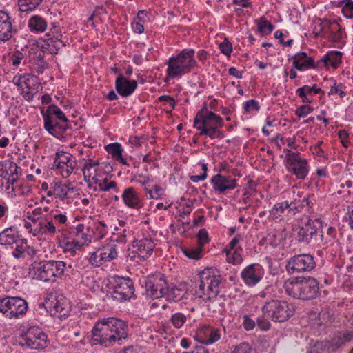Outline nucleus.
<instances>
[{
	"mask_svg": "<svg viewBox=\"0 0 353 353\" xmlns=\"http://www.w3.org/2000/svg\"><path fill=\"white\" fill-rule=\"evenodd\" d=\"M128 325L119 319L108 317L99 319L92 330L90 343L110 347L122 345L128 337Z\"/></svg>",
	"mask_w": 353,
	"mask_h": 353,
	"instance_id": "f257e3e1",
	"label": "nucleus"
},
{
	"mask_svg": "<svg viewBox=\"0 0 353 353\" xmlns=\"http://www.w3.org/2000/svg\"><path fill=\"white\" fill-rule=\"evenodd\" d=\"M200 284L196 295L203 301H214L221 292L223 277L219 271L213 267H207L200 272Z\"/></svg>",
	"mask_w": 353,
	"mask_h": 353,
	"instance_id": "f03ea898",
	"label": "nucleus"
},
{
	"mask_svg": "<svg viewBox=\"0 0 353 353\" xmlns=\"http://www.w3.org/2000/svg\"><path fill=\"white\" fill-rule=\"evenodd\" d=\"M168 77L181 78L197 66L194 49H183L178 54L169 58L166 63Z\"/></svg>",
	"mask_w": 353,
	"mask_h": 353,
	"instance_id": "7ed1b4c3",
	"label": "nucleus"
},
{
	"mask_svg": "<svg viewBox=\"0 0 353 353\" xmlns=\"http://www.w3.org/2000/svg\"><path fill=\"white\" fill-rule=\"evenodd\" d=\"M293 303L282 299H271L265 301L261 308L265 317L274 322H285L290 319L295 312Z\"/></svg>",
	"mask_w": 353,
	"mask_h": 353,
	"instance_id": "20e7f679",
	"label": "nucleus"
},
{
	"mask_svg": "<svg viewBox=\"0 0 353 353\" xmlns=\"http://www.w3.org/2000/svg\"><path fill=\"white\" fill-rule=\"evenodd\" d=\"M222 125V119L213 112H198L194 121V128L200 131L199 135H205L210 139L221 137L219 128Z\"/></svg>",
	"mask_w": 353,
	"mask_h": 353,
	"instance_id": "39448f33",
	"label": "nucleus"
},
{
	"mask_svg": "<svg viewBox=\"0 0 353 353\" xmlns=\"http://www.w3.org/2000/svg\"><path fill=\"white\" fill-rule=\"evenodd\" d=\"M39 307H44L51 316L60 320L67 319L71 312L70 301L61 294H50L43 303L38 304Z\"/></svg>",
	"mask_w": 353,
	"mask_h": 353,
	"instance_id": "423d86ee",
	"label": "nucleus"
},
{
	"mask_svg": "<svg viewBox=\"0 0 353 353\" xmlns=\"http://www.w3.org/2000/svg\"><path fill=\"white\" fill-rule=\"evenodd\" d=\"M89 255V263L94 267H99L116 259L118 257V252L114 236L105 240L94 252H90Z\"/></svg>",
	"mask_w": 353,
	"mask_h": 353,
	"instance_id": "0eeeda50",
	"label": "nucleus"
},
{
	"mask_svg": "<svg viewBox=\"0 0 353 353\" xmlns=\"http://www.w3.org/2000/svg\"><path fill=\"white\" fill-rule=\"evenodd\" d=\"M28 308V303L21 297L5 296L0 298V314L6 319H21L26 314Z\"/></svg>",
	"mask_w": 353,
	"mask_h": 353,
	"instance_id": "6e6552de",
	"label": "nucleus"
},
{
	"mask_svg": "<svg viewBox=\"0 0 353 353\" xmlns=\"http://www.w3.org/2000/svg\"><path fill=\"white\" fill-rule=\"evenodd\" d=\"M284 165L286 170L297 179H305L310 170L308 161L303 158L299 152L284 150Z\"/></svg>",
	"mask_w": 353,
	"mask_h": 353,
	"instance_id": "1a4fd4ad",
	"label": "nucleus"
},
{
	"mask_svg": "<svg viewBox=\"0 0 353 353\" xmlns=\"http://www.w3.org/2000/svg\"><path fill=\"white\" fill-rule=\"evenodd\" d=\"M13 83L20 89L21 94L26 100H32L34 97L40 99V94H38L40 85L36 75L17 74L13 78Z\"/></svg>",
	"mask_w": 353,
	"mask_h": 353,
	"instance_id": "9d476101",
	"label": "nucleus"
},
{
	"mask_svg": "<svg viewBox=\"0 0 353 353\" xmlns=\"http://www.w3.org/2000/svg\"><path fill=\"white\" fill-rule=\"evenodd\" d=\"M316 267L314 257L310 254H299L286 261L285 270L288 274L294 275L311 272Z\"/></svg>",
	"mask_w": 353,
	"mask_h": 353,
	"instance_id": "9b49d317",
	"label": "nucleus"
},
{
	"mask_svg": "<svg viewBox=\"0 0 353 353\" xmlns=\"http://www.w3.org/2000/svg\"><path fill=\"white\" fill-rule=\"evenodd\" d=\"M327 223L323 222L321 217L314 216L307 219L301 226L297 228L296 239L299 242L309 245L313 238L316 239L318 229L323 228Z\"/></svg>",
	"mask_w": 353,
	"mask_h": 353,
	"instance_id": "f8f14e48",
	"label": "nucleus"
},
{
	"mask_svg": "<svg viewBox=\"0 0 353 353\" xmlns=\"http://www.w3.org/2000/svg\"><path fill=\"white\" fill-rule=\"evenodd\" d=\"M20 344L32 350H43L48 344V336L41 327L30 326L21 335Z\"/></svg>",
	"mask_w": 353,
	"mask_h": 353,
	"instance_id": "ddd939ff",
	"label": "nucleus"
},
{
	"mask_svg": "<svg viewBox=\"0 0 353 353\" xmlns=\"http://www.w3.org/2000/svg\"><path fill=\"white\" fill-rule=\"evenodd\" d=\"M112 298L119 301L130 300L134 292L132 280L129 277L114 276L111 281Z\"/></svg>",
	"mask_w": 353,
	"mask_h": 353,
	"instance_id": "4468645a",
	"label": "nucleus"
},
{
	"mask_svg": "<svg viewBox=\"0 0 353 353\" xmlns=\"http://www.w3.org/2000/svg\"><path fill=\"white\" fill-rule=\"evenodd\" d=\"M144 284L146 296L152 299L163 297L168 285L165 275L161 273L148 276L144 281Z\"/></svg>",
	"mask_w": 353,
	"mask_h": 353,
	"instance_id": "2eb2a0df",
	"label": "nucleus"
},
{
	"mask_svg": "<svg viewBox=\"0 0 353 353\" xmlns=\"http://www.w3.org/2000/svg\"><path fill=\"white\" fill-rule=\"evenodd\" d=\"M44 128L51 134L55 135L59 130H66L70 128L69 121L63 112H41Z\"/></svg>",
	"mask_w": 353,
	"mask_h": 353,
	"instance_id": "dca6fc26",
	"label": "nucleus"
},
{
	"mask_svg": "<svg viewBox=\"0 0 353 353\" xmlns=\"http://www.w3.org/2000/svg\"><path fill=\"white\" fill-rule=\"evenodd\" d=\"M216 194L226 195L238 185L237 180L228 174H216L210 181Z\"/></svg>",
	"mask_w": 353,
	"mask_h": 353,
	"instance_id": "f3484780",
	"label": "nucleus"
},
{
	"mask_svg": "<svg viewBox=\"0 0 353 353\" xmlns=\"http://www.w3.org/2000/svg\"><path fill=\"white\" fill-rule=\"evenodd\" d=\"M265 270L258 263L245 266L241 272L240 276L243 283L250 288L256 286L263 278Z\"/></svg>",
	"mask_w": 353,
	"mask_h": 353,
	"instance_id": "a211bd4d",
	"label": "nucleus"
},
{
	"mask_svg": "<svg viewBox=\"0 0 353 353\" xmlns=\"http://www.w3.org/2000/svg\"><path fill=\"white\" fill-rule=\"evenodd\" d=\"M105 165L100 163L97 159H89L83 165L81 171L83 174L84 181L89 183H94L99 178L105 174Z\"/></svg>",
	"mask_w": 353,
	"mask_h": 353,
	"instance_id": "6ab92c4d",
	"label": "nucleus"
},
{
	"mask_svg": "<svg viewBox=\"0 0 353 353\" xmlns=\"http://www.w3.org/2000/svg\"><path fill=\"white\" fill-rule=\"evenodd\" d=\"M221 328L201 325L198 327L194 339L201 344L211 345L221 339Z\"/></svg>",
	"mask_w": 353,
	"mask_h": 353,
	"instance_id": "aec40b11",
	"label": "nucleus"
},
{
	"mask_svg": "<svg viewBox=\"0 0 353 353\" xmlns=\"http://www.w3.org/2000/svg\"><path fill=\"white\" fill-rule=\"evenodd\" d=\"M14 248L12 252V256L18 260H24L26 259H32L36 254V250L28 245L27 239L19 238L17 243L14 244Z\"/></svg>",
	"mask_w": 353,
	"mask_h": 353,
	"instance_id": "412c9836",
	"label": "nucleus"
},
{
	"mask_svg": "<svg viewBox=\"0 0 353 353\" xmlns=\"http://www.w3.org/2000/svg\"><path fill=\"white\" fill-rule=\"evenodd\" d=\"M124 205L130 209L139 210L143 206L140 194L132 186L127 187L121 196Z\"/></svg>",
	"mask_w": 353,
	"mask_h": 353,
	"instance_id": "4be33fe9",
	"label": "nucleus"
},
{
	"mask_svg": "<svg viewBox=\"0 0 353 353\" xmlns=\"http://www.w3.org/2000/svg\"><path fill=\"white\" fill-rule=\"evenodd\" d=\"M301 300H310L316 297L319 293V283L318 281L311 276L301 278Z\"/></svg>",
	"mask_w": 353,
	"mask_h": 353,
	"instance_id": "5701e85b",
	"label": "nucleus"
},
{
	"mask_svg": "<svg viewBox=\"0 0 353 353\" xmlns=\"http://www.w3.org/2000/svg\"><path fill=\"white\" fill-rule=\"evenodd\" d=\"M132 247L136 249L139 256L143 259L149 258L155 248V243L150 236H146L133 241Z\"/></svg>",
	"mask_w": 353,
	"mask_h": 353,
	"instance_id": "b1692460",
	"label": "nucleus"
},
{
	"mask_svg": "<svg viewBox=\"0 0 353 353\" xmlns=\"http://www.w3.org/2000/svg\"><path fill=\"white\" fill-rule=\"evenodd\" d=\"M21 174V168L16 163L5 161L0 164V176L7 180V183L12 185Z\"/></svg>",
	"mask_w": 353,
	"mask_h": 353,
	"instance_id": "393cba45",
	"label": "nucleus"
},
{
	"mask_svg": "<svg viewBox=\"0 0 353 353\" xmlns=\"http://www.w3.org/2000/svg\"><path fill=\"white\" fill-rule=\"evenodd\" d=\"M138 83L135 80H129L122 74H119L115 81V89L123 97L130 96L137 89Z\"/></svg>",
	"mask_w": 353,
	"mask_h": 353,
	"instance_id": "a878e982",
	"label": "nucleus"
},
{
	"mask_svg": "<svg viewBox=\"0 0 353 353\" xmlns=\"http://www.w3.org/2000/svg\"><path fill=\"white\" fill-rule=\"evenodd\" d=\"M16 32L17 30L12 25L9 14L0 10V41L6 42L10 40Z\"/></svg>",
	"mask_w": 353,
	"mask_h": 353,
	"instance_id": "bb28decb",
	"label": "nucleus"
},
{
	"mask_svg": "<svg viewBox=\"0 0 353 353\" xmlns=\"http://www.w3.org/2000/svg\"><path fill=\"white\" fill-rule=\"evenodd\" d=\"M21 235L15 226H10L0 232V245L6 248H14Z\"/></svg>",
	"mask_w": 353,
	"mask_h": 353,
	"instance_id": "cd10ccee",
	"label": "nucleus"
},
{
	"mask_svg": "<svg viewBox=\"0 0 353 353\" xmlns=\"http://www.w3.org/2000/svg\"><path fill=\"white\" fill-rule=\"evenodd\" d=\"M294 67L299 70L304 71L310 68H316L319 65L315 64L314 59L308 57L305 52H299L292 57Z\"/></svg>",
	"mask_w": 353,
	"mask_h": 353,
	"instance_id": "c85d7f7f",
	"label": "nucleus"
},
{
	"mask_svg": "<svg viewBox=\"0 0 353 353\" xmlns=\"http://www.w3.org/2000/svg\"><path fill=\"white\" fill-rule=\"evenodd\" d=\"M48 261H41L32 264V270L34 277L44 282L54 281Z\"/></svg>",
	"mask_w": 353,
	"mask_h": 353,
	"instance_id": "c756f323",
	"label": "nucleus"
},
{
	"mask_svg": "<svg viewBox=\"0 0 353 353\" xmlns=\"http://www.w3.org/2000/svg\"><path fill=\"white\" fill-rule=\"evenodd\" d=\"M301 277H292L285 281L283 288L285 293L294 299H301Z\"/></svg>",
	"mask_w": 353,
	"mask_h": 353,
	"instance_id": "7c9ffc66",
	"label": "nucleus"
},
{
	"mask_svg": "<svg viewBox=\"0 0 353 353\" xmlns=\"http://www.w3.org/2000/svg\"><path fill=\"white\" fill-rule=\"evenodd\" d=\"M291 215L288 201L276 203L269 210L268 218L272 220H283L285 216Z\"/></svg>",
	"mask_w": 353,
	"mask_h": 353,
	"instance_id": "2f4dec72",
	"label": "nucleus"
},
{
	"mask_svg": "<svg viewBox=\"0 0 353 353\" xmlns=\"http://www.w3.org/2000/svg\"><path fill=\"white\" fill-rule=\"evenodd\" d=\"M342 59V53L339 51L331 50L327 52L317 62L319 66L328 68L330 65L337 68Z\"/></svg>",
	"mask_w": 353,
	"mask_h": 353,
	"instance_id": "473e14b6",
	"label": "nucleus"
},
{
	"mask_svg": "<svg viewBox=\"0 0 353 353\" xmlns=\"http://www.w3.org/2000/svg\"><path fill=\"white\" fill-rule=\"evenodd\" d=\"M323 228H321V230ZM337 232L334 227L330 225L325 234L321 230L320 234V242L316 243L317 246L325 250L334 245V240L336 238Z\"/></svg>",
	"mask_w": 353,
	"mask_h": 353,
	"instance_id": "72a5a7b5",
	"label": "nucleus"
},
{
	"mask_svg": "<svg viewBox=\"0 0 353 353\" xmlns=\"http://www.w3.org/2000/svg\"><path fill=\"white\" fill-rule=\"evenodd\" d=\"M91 229L92 238L96 241L103 239L108 234V226L104 221H96L89 223L87 226L88 232Z\"/></svg>",
	"mask_w": 353,
	"mask_h": 353,
	"instance_id": "f704fd0d",
	"label": "nucleus"
},
{
	"mask_svg": "<svg viewBox=\"0 0 353 353\" xmlns=\"http://www.w3.org/2000/svg\"><path fill=\"white\" fill-rule=\"evenodd\" d=\"M28 27L33 33H42L47 29V21L39 15H33L28 21Z\"/></svg>",
	"mask_w": 353,
	"mask_h": 353,
	"instance_id": "c9c22d12",
	"label": "nucleus"
},
{
	"mask_svg": "<svg viewBox=\"0 0 353 353\" xmlns=\"http://www.w3.org/2000/svg\"><path fill=\"white\" fill-rule=\"evenodd\" d=\"M33 231L34 236L45 235L52 236L57 233L56 230H53L52 226L45 215L41 218L39 223H37V229H33Z\"/></svg>",
	"mask_w": 353,
	"mask_h": 353,
	"instance_id": "e433bc0d",
	"label": "nucleus"
},
{
	"mask_svg": "<svg viewBox=\"0 0 353 353\" xmlns=\"http://www.w3.org/2000/svg\"><path fill=\"white\" fill-rule=\"evenodd\" d=\"M74 192V188L70 184H65L61 182L53 183V193L54 197L63 201L69 197Z\"/></svg>",
	"mask_w": 353,
	"mask_h": 353,
	"instance_id": "4c0bfd02",
	"label": "nucleus"
},
{
	"mask_svg": "<svg viewBox=\"0 0 353 353\" xmlns=\"http://www.w3.org/2000/svg\"><path fill=\"white\" fill-rule=\"evenodd\" d=\"M108 172L109 171H106L105 174H103L101 178H99L97 181H94V184H97L99 190L102 192L112 190L117 193L119 188H117V182L108 178Z\"/></svg>",
	"mask_w": 353,
	"mask_h": 353,
	"instance_id": "58836bf2",
	"label": "nucleus"
},
{
	"mask_svg": "<svg viewBox=\"0 0 353 353\" xmlns=\"http://www.w3.org/2000/svg\"><path fill=\"white\" fill-rule=\"evenodd\" d=\"M59 245L63 252L68 256H75L77 251L82 249L73 239L70 240L69 238H64L59 241Z\"/></svg>",
	"mask_w": 353,
	"mask_h": 353,
	"instance_id": "ea45409f",
	"label": "nucleus"
},
{
	"mask_svg": "<svg viewBox=\"0 0 353 353\" xmlns=\"http://www.w3.org/2000/svg\"><path fill=\"white\" fill-rule=\"evenodd\" d=\"M53 280L61 279L66 270V263L63 261L48 260Z\"/></svg>",
	"mask_w": 353,
	"mask_h": 353,
	"instance_id": "a19ab883",
	"label": "nucleus"
},
{
	"mask_svg": "<svg viewBox=\"0 0 353 353\" xmlns=\"http://www.w3.org/2000/svg\"><path fill=\"white\" fill-rule=\"evenodd\" d=\"M243 249L241 246H239V249L234 250H228V248H225L223 252L226 254V261L229 263H232L234 265H239L243 262V256L241 252Z\"/></svg>",
	"mask_w": 353,
	"mask_h": 353,
	"instance_id": "79ce46f5",
	"label": "nucleus"
},
{
	"mask_svg": "<svg viewBox=\"0 0 353 353\" xmlns=\"http://www.w3.org/2000/svg\"><path fill=\"white\" fill-rule=\"evenodd\" d=\"M183 296L184 292L181 288H179L176 286L171 288L168 286V288L165 290L163 297H165L169 302H178L181 300Z\"/></svg>",
	"mask_w": 353,
	"mask_h": 353,
	"instance_id": "37998d69",
	"label": "nucleus"
},
{
	"mask_svg": "<svg viewBox=\"0 0 353 353\" xmlns=\"http://www.w3.org/2000/svg\"><path fill=\"white\" fill-rule=\"evenodd\" d=\"M182 252L186 257L193 260H199L204 255L203 248L199 245L183 248Z\"/></svg>",
	"mask_w": 353,
	"mask_h": 353,
	"instance_id": "c03bdc74",
	"label": "nucleus"
},
{
	"mask_svg": "<svg viewBox=\"0 0 353 353\" xmlns=\"http://www.w3.org/2000/svg\"><path fill=\"white\" fill-rule=\"evenodd\" d=\"M188 318H190L189 314L186 315L182 312H176L171 316L170 323L174 328L180 329L186 323Z\"/></svg>",
	"mask_w": 353,
	"mask_h": 353,
	"instance_id": "a18cd8bd",
	"label": "nucleus"
},
{
	"mask_svg": "<svg viewBox=\"0 0 353 353\" xmlns=\"http://www.w3.org/2000/svg\"><path fill=\"white\" fill-rule=\"evenodd\" d=\"M334 348L327 341L317 342L307 353H332Z\"/></svg>",
	"mask_w": 353,
	"mask_h": 353,
	"instance_id": "49530a36",
	"label": "nucleus"
},
{
	"mask_svg": "<svg viewBox=\"0 0 353 353\" xmlns=\"http://www.w3.org/2000/svg\"><path fill=\"white\" fill-rule=\"evenodd\" d=\"M76 162L65 163L61 165H52L54 169L58 170L63 178H68L74 171Z\"/></svg>",
	"mask_w": 353,
	"mask_h": 353,
	"instance_id": "de8ad7c7",
	"label": "nucleus"
},
{
	"mask_svg": "<svg viewBox=\"0 0 353 353\" xmlns=\"http://www.w3.org/2000/svg\"><path fill=\"white\" fill-rule=\"evenodd\" d=\"M43 0H18L19 10L21 12L32 11L41 4Z\"/></svg>",
	"mask_w": 353,
	"mask_h": 353,
	"instance_id": "09e8293b",
	"label": "nucleus"
},
{
	"mask_svg": "<svg viewBox=\"0 0 353 353\" xmlns=\"http://www.w3.org/2000/svg\"><path fill=\"white\" fill-rule=\"evenodd\" d=\"M315 89V85L313 86L304 85L296 90V94L302 99L303 102H310L311 97L313 96L312 92Z\"/></svg>",
	"mask_w": 353,
	"mask_h": 353,
	"instance_id": "8fccbe9b",
	"label": "nucleus"
},
{
	"mask_svg": "<svg viewBox=\"0 0 353 353\" xmlns=\"http://www.w3.org/2000/svg\"><path fill=\"white\" fill-rule=\"evenodd\" d=\"M72 162H75V161L72 159V155L70 154L59 151L57 152L55 154L53 165L56 164L59 165L61 164H64L65 163H70Z\"/></svg>",
	"mask_w": 353,
	"mask_h": 353,
	"instance_id": "3c124183",
	"label": "nucleus"
},
{
	"mask_svg": "<svg viewBox=\"0 0 353 353\" xmlns=\"http://www.w3.org/2000/svg\"><path fill=\"white\" fill-rule=\"evenodd\" d=\"M258 30L262 35H267L270 34L274 26L268 21L261 17L258 22Z\"/></svg>",
	"mask_w": 353,
	"mask_h": 353,
	"instance_id": "603ef678",
	"label": "nucleus"
},
{
	"mask_svg": "<svg viewBox=\"0 0 353 353\" xmlns=\"http://www.w3.org/2000/svg\"><path fill=\"white\" fill-rule=\"evenodd\" d=\"M75 239H73L79 246L83 248L84 246H88L92 242V236L88 234L86 232L79 233L74 235Z\"/></svg>",
	"mask_w": 353,
	"mask_h": 353,
	"instance_id": "864d4df0",
	"label": "nucleus"
},
{
	"mask_svg": "<svg viewBox=\"0 0 353 353\" xmlns=\"http://www.w3.org/2000/svg\"><path fill=\"white\" fill-rule=\"evenodd\" d=\"M30 61L34 60L37 63H44V52L39 49L37 47L31 48L28 51Z\"/></svg>",
	"mask_w": 353,
	"mask_h": 353,
	"instance_id": "5fc2aeb1",
	"label": "nucleus"
},
{
	"mask_svg": "<svg viewBox=\"0 0 353 353\" xmlns=\"http://www.w3.org/2000/svg\"><path fill=\"white\" fill-rule=\"evenodd\" d=\"M107 151L110 154L114 159L121 158L122 154V149L120 144L117 143L109 144L107 146Z\"/></svg>",
	"mask_w": 353,
	"mask_h": 353,
	"instance_id": "6e6d98bb",
	"label": "nucleus"
},
{
	"mask_svg": "<svg viewBox=\"0 0 353 353\" xmlns=\"http://www.w3.org/2000/svg\"><path fill=\"white\" fill-rule=\"evenodd\" d=\"M210 242V238L208 232L205 229H201L197 234V245L203 248V246Z\"/></svg>",
	"mask_w": 353,
	"mask_h": 353,
	"instance_id": "4d7b16f0",
	"label": "nucleus"
},
{
	"mask_svg": "<svg viewBox=\"0 0 353 353\" xmlns=\"http://www.w3.org/2000/svg\"><path fill=\"white\" fill-rule=\"evenodd\" d=\"M52 213L54 214V218L56 219L57 223L59 228H62L61 227L66 224L68 222V217L65 213H61L58 210H52Z\"/></svg>",
	"mask_w": 353,
	"mask_h": 353,
	"instance_id": "13d9d810",
	"label": "nucleus"
},
{
	"mask_svg": "<svg viewBox=\"0 0 353 353\" xmlns=\"http://www.w3.org/2000/svg\"><path fill=\"white\" fill-rule=\"evenodd\" d=\"M219 49L223 54L229 57L232 52V46L228 39L225 38L224 41L219 44Z\"/></svg>",
	"mask_w": 353,
	"mask_h": 353,
	"instance_id": "bf43d9fd",
	"label": "nucleus"
},
{
	"mask_svg": "<svg viewBox=\"0 0 353 353\" xmlns=\"http://www.w3.org/2000/svg\"><path fill=\"white\" fill-rule=\"evenodd\" d=\"M251 345L248 343L243 342L236 345L232 353H251Z\"/></svg>",
	"mask_w": 353,
	"mask_h": 353,
	"instance_id": "052dcab7",
	"label": "nucleus"
},
{
	"mask_svg": "<svg viewBox=\"0 0 353 353\" xmlns=\"http://www.w3.org/2000/svg\"><path fill=\"white\" fill-rule=\"evenodd\" d=\"M242 325L245 330L250 331L255 327L256 323L249 315L244 314L242 316Z\"/></svg>",
	"mask_w": 353,
	"mask_h": 353,
	"instance_id": "680f3d73",
	"label": "nucleus"
},
{
	"mask_svg": "<svg viewBox=\"0 0 353 353\" xmlns=\"http://www.w3.org/2000/svg\"><path fill=\"white\" fill-rule=\"evenodd\" d=\"M288 205L290 206L291 215H294L296 213L301 212L303 210L300 199H294L290 202L288 201Z\"/></svg>",
	"mask_w": 353,
	"mask_h": 353,
	"instance_id": "e2e57ef3",
	"label": "nucleus"
},
{
	"mask_svg": "<svg viewBox=\"0 0 353 353\" xmlns=\"http://www.w3.org/2000/svg\"><path fill=\"white\" fill-rule=\"evenodd\" d=\"M343 15L347 19H353V1L346 0L342 10Z\"/></svg>",
	"mask_w": 353,
	"mask_h": 353,
	"instance_id": "0e129e2a",
	"label": "nucleus"
},
{
	"mask_svg": "<svg viewBox=\"0 0 353 353\" xmlns=\"http://www.w3.org/2000/svg\"><path fill=\"white\" fill-rule=\"evenodd\" d=\"M24 57L25 56L22 51L18 50H14L11 57L12 65L17 68Z\"/></svg>",
	"mask_w": 353,
	"mask_h": 353,
	"instance_id": "69168bd1",
	"label": "nucleus"
},
{
	"mask_svg": "<svg viewBox=\"0 0 353 353\" xmlns=\"http://www.w3.org/2000/svg\"><path fill=\"white\" fill-rule=\"evenodd\" d=\"M329 37L332 41L334 43H340L343 38V33L342 32L341 28L339 26L338 29L336 30H331Z\"/></svg>",
	"mask_w": 353,
	"mask_h": 353,
	"instance_id": "338daca9",
	"label": "nucleus"
},
{
	"mask_svg": "<svg viewBox=\"0 0 353 353\" xmlns=\"http://www.w3.org/2000/svg\"><path fill=\"white\" fill-rule=\"evenodd\" d=\"M346 221L352 231H353V201L347 208Z\"/></svg>",
	"mask_w": 353,
	"mask_h": 353,
	"instance_id": "774afa93",
	"label": "nucleus"
}]
</instances>
